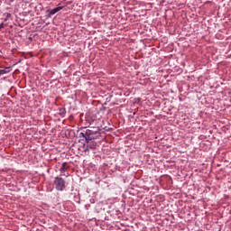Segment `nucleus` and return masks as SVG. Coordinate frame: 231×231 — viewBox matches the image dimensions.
I'll list each match as a JSON object with an SVG mask.
<instances>
[{"label":"nucleus","instance_id":"1","mask_svg":"<svg viewBox=\"0 0 231 231\" xmlns=\"http://www.w3.org/2000/svg\"><path fill=\"white\" fill-rule=\"evenodd\" d=\"M53 183L56 190H59L60 192H62V190L66 189V180L61 177H55Z\"/></svg>","mask_w":231,"mask_h":231},{"label":"nucleus","instance_id":"3","mask_svg":"<svg viewBox=\"0 0 231 231\" xmlns=\"http://www.w3.org/2000/svg\"><path fill=\"white\" fill-rule=\"evenodd\" d=\"M68 169H69V165L68 164V162H63L60 169V172L61 176H64V172H66V171H68Z\"/></svg>","mask_w":231,"mask_h":231},{"label":"nucleus","instance_id":"5","mask_svg":"<svg viewBox=\"0 0 231 231\" xmlns=\"http://www.w3.org/2000/svg\"><path fill=\"white\" fill-rule=\"evenodd\" d=\"M88 143V147H89V149H96L97 148V143H95V141H86Z\"/></svg>","mask_w":231,"mask_h":231},{"label":"nucleus","instance_id":"6","mask_svg":"<svg viewBox=\"0 0 231 231\" xmlns=\"http://www.w3.org/2000/svg\"><path fill=\"white\" fill-rule=\"evenodd\" d=\"M4 71H5V74L10 73V67H6L5 69H4Z\"/></svg>","mask_w":231,"mask_h":231},{"label":"nucleus","instance_id":"7","mask_svg":"<svg viewBox=\"0 0 231 231\" xmlns=\"http://www.w3.org/2000/svg\"><path fill=\"white\" fill-rule=\"evenodd\" d=\"M0 75H6V71L4 69H0Z\"/></svg>","mask_w":231,"mask_h":231},{"label":"nucleus","instance_id":"2","mask_svg":"<svg viewBox=\"0 0 231 231\" xmlns=\"http://www.w3.org/2000/svg\"><path fill=\"white\" fill-rule=\"evenodd\" d=\"M83 138H85L86 141L91 142L93 140H97L98 138V135H97V132H94L92 130H86L85 133H81Z\"/></svg>","mask_w":231,"mask_h":231},{"label":"nucleus","instance_id":"4","mask_svg":"<svg viewBox=\"0 0 231 231\" xmlns=\"http://www.w3.org/2000/svg\"><path fill=\"white\" fill-rule=\"evenodd\" d=\"M62 10V6L55 7L54 9L49 11V17H51V15H55L58 12H60Z\"/></svg>","mask_w":231,"mask_h":231},{"label":"nucleus","instance_id":"8","mask_svg":"<svg viewBox=\"0 0 231 231\" xmlns=\"http://www.w3.org/2000/svg\"><path fill=\"white\" fill-rule=\"evenodd\" d=\"M3 28H5V23L0 24V30H3Z\"/></svg>","mask_w":231,"mask_h":231}]
</instances>
